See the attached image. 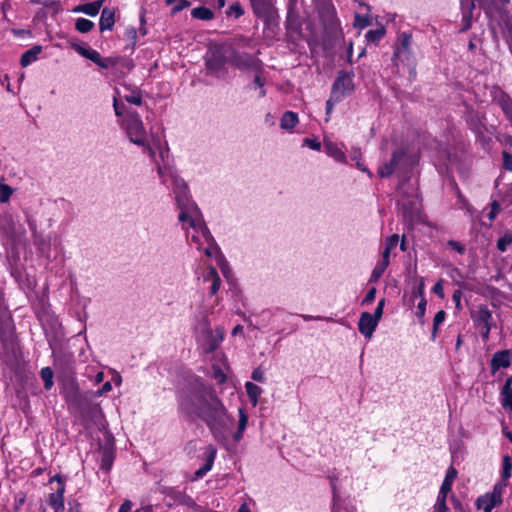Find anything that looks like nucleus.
<instances>
[{
    "label": "nucleus",
    "instance_id": "obj_1",
    "mask_svg": "<svg viewBox=\"0 0 512 512\" xmlns=\"http://www.w3.org/2000/svg\"><path fill=\"white\" fill-rule=\"evenodd\" d=\"M179 409L189 417L202 420L214 440L224 447H227L230 436L235 442L241 441L248 425V415L243 408H239L237 430L231 433L234 417L213 387L199 381L180 395Z\"/></svg>",
    "mask_w": 512,
    "mask_h": 512
},
{
    "label": "nucleus",
    "instance_id": "obj_2",
    "mask_svg": "<svg viewBox=\"0 0 512 512\" xmlns=\"http://www.w3.org/2000/svg\"><path fill=\"white\" fill-rule=\"evenodd\" d=\"M193 331L198 348L206 354L215 351L224 340V329L222 327L211 329L208 316L204 312L195 316Z\"/></svg>",
    "mask_w": 512,
    "mask_h": 512
},
{
    "label": "nucleus",
    "instance_id": "obj_3",
    "mask_svg": "<svg viewBox=\"0 0 512 512\" xmlns=\"http://www.w3.org/2000/svg\"><path fill=\"white\" fill-rule=\"evenodd\" d=\"M385 299L379 300L373 314L363 312L358 321L359 332L367 339H371L383 315Z\"/></svg>",
    "mask_w": 512,
    "mask_h": 512
},
{
    "label": "nucleus",
    "instance_id": "obj_4",
    "mask_svg": "<svg viewBox=\"0 0 512 512\" xmlns=\"http://www.w3.org/2000/svg\"><path fill=\"white\" fill-rule=\"evenodd\" d=\"M226 52L228 53V63L233 64L238 69L261 72L262 62L255 56L246 52L239 53L231 46L226 48Z\"/></svg>",
    "mask_w": 512,
    "mask_h": 512
},
{
    "label": "nucleus",
    "instance_id": "obj_5",
    "mask_svg": "<svg viewBox=\"0 0 512 512\" xmlns=\"http://www.w3.org/2000/svg\"><path fill=\"white\" fill-rule=\"evenodd\" d=\"M124 121L130 141L136 145L145 146L146 131L139 114L136 111H128Z\"/></svg>",
    "mask_w": 512,
    "mask_h": 512
},
{
    "label": "nucleus",
    "instance_id": "obj_6",
    "mask_svg": "<svg viewBox=\"0 0 512 512\" xmlns=\"http://www.w3.org/2000/svg\"><path fill=\"white\" fill-rule=\"evenodd\" d=\"M412 36L408 33H401L398 37L397 46L393 54V61L398 65L402 64L411 65L414 63V58L411 51Z\"/></svg>",
    "mask_w": 512,
    "mask_h": 512
},
{
    "label": "nucleus",
    "instance_id": "obj_7",
    "mask_svg": "<svg viewBox=\"0 0 512 512\" xmlns=\"http://www.w3.org/2000/svg\"><path fill=\"white\" fill-rule=\"evenodd\" d=\"M353 77L352 72L339 71L331 89L333 99L341 100L354 90Z\"/></svg>",
    "mask_w": 512,
    "mask_h": 512
},
{
    "label": "nucleus",
    "instance_id": "obj_8",
    "mask_svg": "<svg viewBox=\"0 0 512 512\" xmlns=\"http://www.w3.org/2000/svg\"><path fill=\"white\" fill-rule=\"evenodd\" d=\"M407 305L409 307H416L415 316L418 318L420 324H424V315L426 311L427 300L423 295V290H412L410 294H405Z\"/></svg>",
    "mask_w": 512,
    "mask_h": 512
},
{
    "label": "nucleus",
    "instance_id": "obj_9",
    "mask_svg": "<svg viewBox=\"0 0 512 512\" xmlns=\"http://www.w3.org/2000/svg\"><path fill=\"white\" fill-rule=\"evenodd\" d=\"M162 493L171 500L170 503H168L169 506H172L174 504L183 505L188 508H196L197 504L193 500L192 497L187 495L184 491H180L173 487H164L162 490Z\"/></svg>",
    "mask_w": 512,
    "mask_h": 512
},
{
    "label": "nucleus",
    "instance_id": "obj_10",
    "mask_svg": "<svg viewBox=\"0 0 512 512\" xmlns=\"http://www.w3.org/2000/svg\"><path fill=\"white\" fill-rule=\"evenodd\" d=\"M217 455V450L213 445H207L204 448L203 456L205 459V463L199 469H197L192 478L193 481L199 480L203 478L213 467L214 461Z\"/></svg>",
    "mask_w": 512,
    "mask_h": 512
},
{
    "label": "nucleus",
    "instance_id": "obj_11",
    "mask_svg": "<svg viewBox=\"0 0 512 512\" xmlns=\"http://www.w3.org/2000/svg\"><path fill=\"white\" fill-rule=\"evenodd\" d=\"M492 100L499 105L512 126V99L510 96L500 88H495L492 92Z\"/></svg>",
    "mask_w": 512,
    "mask_h": 512
},
{
    "label": "nucleus",
    "instance_id": "obj_12",
    "mask_svg": "<svg viewBox=\"0 0 512 512\" xmlns=\"http://www.w3.org/2000/svg\"><path fill=\"white\" fill-rule=\"evenodd\" d=\"M512 362V351L509 349L500 350L493 354L490 367L491 373L495 374L501 368H508Z\"/></svg>",
    "mask_w": 512,
    "mask_h": 512
},
{
    "label": "nucleus",
    "instance_id": "obj_13",
    "mask_svg": "<svg viewBox=\"0 0 512 512\" xmlns=\"http://www.w3.org/2000/svg\"><path fill=\"white\" fill-rule=\"evenodd\" d=\"M406 153L402 149L395 150L392 153L391 159L389 162L378 168V174L382 178H386L391 176L396 170L399 163L404 159Z\"/></svg>",
    "mask_w": 512,
    "mask_h": 512
},
{
    "label": "nucleus",
    "instance_id": "obj_14",
    "mask_svg": "<svg viewBox=\"0 0 512 512\" xmlns=\"http://www.w3.org/2000/svg\"><path fill=\"white\" fill-rule=\"evenodd\" d=\"M475 8V0H461L462 27L460 32H465L472 25V14Z\"/></svg>",
    "mask_w": 512,
    "mask_h": 512
},
{
    "label": "nucleus",
    "instance_id": "obj_15",
    "mask_svg": "<svg viewBox=\"0 0 512 512\" xmlns=\"http://www.w3.org/2000/svg\"><path fill=\"white\" fill-rule=\"evenodd\" d=\"M228 62V53L226 52V48L223 52L220 50H216L212 53V55L207 58L206 60V66L208 69L213 71H219L221 70L225 63Z\"/></svg>",
    "mask_w": 512,
    "mask_h": 512
},
{
    "label": "nucleus",
    "instance_id": "obj_16",
    "mask_svg": "<svg viewBox=\"0 0 512 512\" xmlns=\"http://www.w3.org/2000/svg\"><path fill=\"white\" fill-rule=\"evenodd\" d=\"M173 191L175 193V199L180 209H184L189 204L188 199V187L187 185L178 179L174 181Z\"/></svg>",
    "mask_w": 512,
    "mask_h": 512
},
{
    "label": "nucleus",
    "instance_id": "obj_17",
    "mask_svg": "<svg viewBox=\"0 0 512 512\" xmlns=\"http://www.w3.org/2000/svg\"><path fill=\"white\" fill-rule=\"evenodd\" d=\"M398 204L401 206L403 211V215L405 218H411L414 213L418 211V197H405L401 196L398 201Z\"/></svg>",
    "mask_w": 512,
    "mask_h": 512
},
{
    "label": "nucleus",
    "instance_id": "obj_18",
    "mask_svg": "<svg viewBox=\"0 0 512 512\" xmlns=\"http://www.w3.org/2000/svg\"><path fill=\"white\" fill-rule=\"evenodd\" d=\"M253 12L256 16L269 19L272 14V4L270 0H250Z\"/></svg>",
    "mask_w": 512,
    "mask_h": 512
},
{
    "label": "nucleus",
    "instance_id": "obj_19",
    "mask_svg": "<svg viewBox=\"0 0 512 512\" xmlns=\"http://www.w3.org/2000/svg\"><path fill=\"white\" fill-rule=\"evenodd\" d=\"M64 493L65 486H59L54 493L49 495L48 503L54 512L64 511Z\"/></svg>",
    "mask_w": 512,
    "mask_h": 512
},
{
    "label": "nucleus",
    "instance_id": "obj_20",
    "mask_svg": "<svg viewBox=\"0 0 512 512\" xmlns=\"http://www.w3.org/2000/svg\"><path fill=\"white\" fill-rule=\"evenodd\" d=\"M500 403L505 410H512V376L506 379L500 391Z\"/></svg>",
    "mask_w": 512,
    "mask_h": 512
},
{
    "label": "nucleus",
    "instance_id": "obj_21",
    "mask_svg": "<svg viewBox=\"0 0 512 512\" xmlns=\"http://www.w3.org/2000/svg\"><path fill=\"white\" fill-rule=\"evenodd\" d=\"M457 476V470L450 466L446 472L445 478L440 486L438 495L447 496L452 489L453 481Z\"/></svg>",
    "mask_w": 512,
    "mask_h": 512
},
{
    "label": "nucleus",
    "instance_id": "obj_22",
    "mask_svg": "<svg viewBox=\"0 0 512 512\" xmlns=\"http://www.w3.org/2000/svg\"><path fill=\"white\" fill-rule=\"evenodd\" d=\"M64 397L69 405L79 406L82 395L75 383H70L64 391Z\"/></svg>",
    "mask_w": 512,
    "mask_h": 512
},
{
    "label": "nucleus",
    "instance_id": "obj_23",
    "mask_svg": "<svg viewBox=\"0 0 512 512\" xmlns=\"http://www.w3.org/2000/svg\"><path fill=\"white\" fill-rule=\"evenodd\" d=\"M114 23V12L111 9L105 7L101 12V17L99 21L100 31L112 30Z\"/></svg>",
    "mask_w": 512,
    "mask_h": 512
},
{
    "label": "nucleus",
    "instance_id": "obj_24",
    "mask_svg": "<svg viewBox=\"0 0 512 512\" xmlns=\"http://www.w3.org/2000/svg\"><path fill=\"white\" fill-rule=\"evenodd\" d=\"M42 52L41 45H35L32 48L26 50L20 59V64L26 67L38 59L39 54Z\"/></svg>",
    "mask_w": 512,
    "mask_h": 512
},
{
    "label": "nucleus",
    "instance_id": "obj_25",
    "mask_svg": "<svg viewBox=\"0 0 512 512\" xmlns=\"http://www.w3.org/2000/svg\"><path fill=\"white\" fill-rule=\"evenodd\" d=\"M498 505H500V503H498L488 493L478 497L476 501L477 508L483 510L484 512H491L493 508Z\"/></svg>",
    "mask_w": 512,
    "mask_h": 512
},
{
    "label": "nucleus",
    "instance_id": "obj_26",
    "mask_svg": "<svg viewBox=\"0 0 512 512\" xmlns=\"http://www.w3.org/2000/svg\"><path fill=\"white\" fill-rule=\"evenodd\" d=\"M324 148L326 153L338 162H345L346 156L344 152L332 141H325Z\"/></svg>",
    "mask_w": 512,
    "mask_h": 512
},
{
    "label": "nucleus",
    "instance_id": "obj_27",
    "mask_svg": "<svg viewBox=\"0 0 512 512\" xmlns=\"http://www.w3.org/2000/svg\"><path fill=\"white\" fill-rule=\"evenodd\" d=\"M475 322L478 327L492 326V314L487 307L480 306L475 316Z\"/></svg>",
    "mask_w": 512,
    "mask_h": 512
},
{
    "label": "nucleus",
    "instance_id": "obj_28",
    "mask_svg": "<svg viewBox=\"0 0 512 512\" xmlns=\"http://www.w3.org/2000/svg\"><path fill=\"white\" fill-rule=\"evenodd\" d=\"M331 512H356V508L350 505L341 496L332 499Z\"/></svg>",
    "mask_w": 512,
    "mask_h": 512
},
{
    "label": "nucleus",
    "instance_id": "obj_29",
    "mask_svg": "<svg viewBox=\"0 0 512 512\" xmlns=\"http://www.w3.org/2000/svg\"><path fill=\"white\" fill-rule=\"evenodd\" d=\"M114 462V451L110 447H105L101 451V464L102 470L110 471Z\"/></svg>",
    "mask_w": 512,
    "mask_h": 512
},
{
    "label": "nucleus",
    "instance_id": "obj_30",
    "mask_svg": "<svg viewBox=\"0 0 512 512\" xmlns=\"http://www.w3.org/2000/svg\"><path fill=\"white\" fill-rule=\"evenodd\" d=\"M298 123V115L292 111H286L282 118L280 126L282 129L290 130L293 129Z\"/></svg>",
    "mask_w": 512,
    "mask_h": 512
},
{
    "label": "nucleus",
    "instance_id": "obj_31",
    "mask_svg": "<svg viewBox=\"0 0 512 512\" xmlns=\"http://www.w3.org/2000/svg\"><path fill=\"white\" fill-rule=\"evenodd\" d=\"M204 281L210 282V287L212 289L219 288L221 284V279L215 268L210 267L206 270L204 274Z\"/></svg>",
    "mask_w": 512,
    "mask_h": 512
},
{
    "label": "nucleus",
    "instance_id": "obj_32",
    "mask_svg": "<svg viewBox=\"0 0 512 512\" xmlns=\"http://www.w3.org/2000/svg\"><path fill=\"white\" fill-rule=\"evenodd\" d=\"M285 24H286V29L289 32L300 33L301 24L298 20V17L293 13L292 10L289 11Z\"/></svg>",
    "mask_w": 512,
    "mask_h": 512
},
{
    "label": "nucleus",
    "instance_id": "obj_33",
    "mask_svg": "<svg viewBox=\"0 0 512 512\" xmlns=\"http://www.w3.org/2000/svg\"><path fill=\"white\" fill-rule=\"evenodd\" d=\"M191 15L195 19L211 20L214 18V13L204 6L196 7L191 10Z\"/></svg>",
    "mask_w": 512,
    "mask_h": 512
},
{
    "label": "nucleus",
    "instance_id": "obj_34",
    "mask_svg": "<svg viewBox=\"0 0 512 512\" xmlns=\"http://www.w3.org/2000/svg\"><path fill=\"white\" fill-rule=\"evenodd\" d=\"M245 389H246V392L250 398V400L253 402V404L255 405L258 401V397L261 395L262 393V388L259 387L258 385L252 383V382H247L245 384Z\"/></svg>",
    "mask_w": 512,
    "mask_h": 512
},
{
    "label": "nucleus",
    "instance_id": "obj_35",
    "mask_svg": "<svg viewBox=\"0 0 512 512\" xmlns=\"http://www.w3.org/2000/svg\"><path fill=\"white\" fill-rule=\"evenodd\" d=\"M511 472L512 460L508 455H506L503 457L501 481L508 483V480L511 477Z\"/></svg>",
    "mask_w": 512,
    "mask_h": 512
},
{
    "label": "nucleus",
    "instance_id": "obj_36",
    "mask_svg": "<svg viewBox=\"0 0 512 512\" xmlns=\"http://www.w3.org/2000/svg\"><path fill=\"white\" fill-rule=\"evenodd\" d=\"M40 376L44 382V388L50 390L54 384L53 371L50 367H44L40 371Z\"/></svg>",
    "mask_w": 512,
    "mask_h": 512
},
{
    "label": "nucleus",
    "instance_id": "obj_37",
    "mask_svg": "<svg viewBox=\"0 0 512 512\" xmlns=\"http://www.w3.org/2000/svg\"><path fill=\"white\" fill-rule=\"evenodd\" d=\"M124 99L131 104L140 106L142 105V93L138 88H134L130 94L124 95Z\"/></svg>",
    "mask_w": 512,
    "mask_h": 512
},
{
    "label": "nucleus",
    "instance_id": "obj_38",
    "mask_svg": "<svg viewBox=\"0 0 512 512\" xmlns=\"http://www.w3.org/2000/svg\"><path fill=\"white\" fill-rule=\"evenodd\" d=\"M508 485V483L506 482H503V481H499L498 483H496L492 489L491 492H489L488 494L494 498L498 503H502V493H503V490L504 488Z\"/></svg>",
    "mask_w": 512,
    "mask_h": 512
},
{
    "label": "nucleus",
    "instance_id": "obj_39",
    "mask_svg": "<svg viewBox=\"0 0 512 512\" xmlns=\"http://www.w3.org/2000/svg\"><path fill=\"white\" fill-rule=\"evenodd\" d=\"M74 12H82L84 14H87L89 16H96L99 12L96 9V5H94L92 2L85 3L82 5H78L74 8Z\"/></svg>",
    "mask_w": 512,
    "mask_h": 512
},
{
    "label": "nucleus",
    "instance_id": "obj_40",
    "mask_svg": "<svg viewBox=\"0 0 512 512\" xmlns=\"http://www.w3.org/2000/svg\"><path fill=\"white\" fill-rule=\"evenodd\" d=\"M94 27V23L86 18H78L75 23V28L80 33H87Z\"/></svg>",
    "mask_w": 512,
    "mask_h": 512
},
{
    "label": "nucleus",
    "instance_id": "obj_41",
    "mask_svg": "<svg viewBox=\"0 0 512 512\" xmlns=\"http://www.w3.org/2000/svg\"><path fill=\"white\" fill-rule=\"evenodd\" d=\"M385 29L383 27L375 29V30H369L366 33V39L368 42H372L377 44L384 36Z\"/></svg>",
    "mask_w": 512,
    "mask_h": 512
},
{
    "label": "nucleus",
    "instance_id": "obj_42",
    "mask_svg": "<svg viewBox=\"0 0 512 512\" xmlns=\"http://www.w3.org/2000/svg\"><path fill=\"white\" fill-rule=\"evenodd\" d=\"M445 316H446V314L443 310H440L435 314L434 319H433V330H432V335H431L432 340H435V338L437 336L438 328L444 322Z\"/></svg>",
    "mask_w": 512,
    "mask_h": 512
},
{
    "label": "nucleus",
    "instance_id": "obj_43",
    "mask_svg": "<svg viewBox=\"0 0 512 512\" xmlns=\"http://www.w3.org/2000/svg\"><path fill=\"white\" fill-rule=\"evenodd\" d=\"M512 244V232H506L502 237H500L497 241V248L504 252L507 247Z\"/></svg>",
    "mask_w": 512,
    "mask_h": 512
},
{
    "label": "nucleus",
    "instance_id": "obj_44",
    "mask_svg": "<svg viewBox=\"0 0 512 512\" xmlns=\"http://www.w3.org/2000/svg\"><path fill=\"white\" fill-rule=\"evenodd\" d=\"M387 267H388V265L386 264V262H379L373 269L372 275H371V278L369 281L374 282V281L378 280L382 276V274L384 273V271L386 270Z\"/></svg>",
    "mask_w": 512,
    "mask_h": 512
},
{
    "label": "nucleus",
    "instance_id": "obj_45",
    "mask_svg": "<svg viewBox=\"0 0 512 512\" xmlns=\"http://www.w3.org/2000/svg\"><path fill=\"white\" fill-rule=\"evenodd\" d=\"M244 14V10L239 2H234L226 11V15L228 17L234 16L235 18H239Z\"/></svg>",
    "mask_w": 512,
    "mask_h": 512
},
{
    "label": "nucleus",
    "instance_id": "obj_46",
    "mask_svg": "<svg viewBox=\"0 0 512 512\" xmlns=\"http://www.w3.org/2000/svg\"><path fill=\"white\" fill-rule=\"evenodd\" d=\"M12 193H13V190L10 186H8L6 184H1L0 185V202L1 203L7 202L10 199Z\"/></svg>",
    "mask_w": 512,
    "mask_h": 512
},
{
    "label": "nucleus",
    "instance_id": "obj_47",
    "mask_svg": "<svg viewBox=\"0 0 512 512\" xmlns=\"http://www.w3.org/2000/svg\"><path fill=\"white\" fill-rule=\"evenodd\" d=\"M119 58L118 57H108V58H101L100 62H97L96 65L103 69H108L109 67L115 66L118 64Z\"/></svg>",
    "mask_w": 512,
    "mask_h": 512
},
{
    "label": "nucleus",
    "instance_id": "obj_48",
    "mask_svg": "<svg viewBox=\"0 0 512 512\" xmlns=\"http://www.w3.org/2000/svg\"><path fill=\"white\" fill-rule=\"evenodd\" d=\"M329 480H330V486L332 489V499H335L336 496H341L340 490H339V485H338V482H339L338 476L336 474H331L329 476Z\"/></svg>",
    "mask_w": 512,
    "mask_h": 512
},
{
    "label": "nucleus",
    "instance_id": "obj_49",
    "mask_svg": "<svg viewBox=\"0 0 512 512\" xmlns=\"http://www.w3.org/2000/svg\"><path fill=\"white\" fill-rule=\"evenodd\" d=\"M447 496L438 495L436 504H435V512H448V506L446 504Z\"/></svg>",
    "mask_w": 512,
    "mask_h": 512
},
{
    "label": "nucleus",
    "instance_id": "obj_50",
    "mask_svg": "<svg viewBox=\"0 0 512 512\" xmlns=\"http://www.w3.org/2000/svg\"><path fill=\"white\" fill-rule=\"evenodd\" d=\"M354 25L360 28L367 27L370 25V19L367 15L355 14Z\"/></svg>",
    "mask_w": 512,
    "mask_h": 512
},
{
    "label": "nucleus",
    "instance_id": "obj_51",
    "mask_svg": "<svg viewBox=\"0 0 512 512\" xmlns=\"http://www.w3.org/2000/svg\"><path fill=\"white\" fill-rule=\"evenodd\" d=\"M213 378L219 384H223L226 381V375L219 366L213 365Z\"/></svg>",
    "mask_w": 512,
    "mask_h": 512
},
{
    "label": "nucleus",
    "instance_id": "obj_52",
    "mask_svg": "<svg viewBox=\"0 0 512 512\" xmlns=\"http://www.w3.org/2000/svg\"><path fill=\"white\" fill-rule=\"evenodd\" d=\"M125 36L131 42L132 46H134L136 44L137 31H136L135 27L131 26V27L126 28Z\"/></svg>",
    "mask_w": 512,
    "mask_h": 512
},
{
    "label": "nucleus",
    "instance_id": "obj_53",
    "mask_svg": "<svg viewBox=\"0 0 512 512\" xmlns=\"http://www.w3.org/2000/svg\"><path fill=\"white\" fill-rule=\"evenodd\" d=\"M191 5V2L188 0H179L177 4L172 8L171 13L177 14L178 12L188 8Z\"/></svg>",
    "mask_w": 512,
    "mask_h": 512
},
{
    "label": "nucleus",
    "instance_id": "obj_54",
    "mask_svg": "<svg viewBox=\"0 0 512 512\" xmlns=\"http://www.w3.org/2000/svg\"><path fill=\"white\" fill-rule=\"evenodd\" d=\"M502 157H503V167L508 171H512V155L510 153H508L507 151H503Z\"/></svg>",
    "mask_w": 512,
    "mask_h": 512
},
{
    "label": "nucleus",
    "instance_id": "obj_55",
    "mask_svg": "<svg viewBox=\"0 0 512 512\" xmlns=\"http://www.w3.org/2000/svg\"><path fill=\"white\" fill-rule=\"evenodd\" d=\"M251 377L254 381H257L260 383H263L265 381L264 371L259 367L252 371Z\"/></svg>",
    "mask_w": 512,
    "mask_h": 512
},
{
    "label": "nucleus",
    "instance_id": "obj_56",
    "mask_svg": "<svg viewBox=\"0 0 512 512\" xmlns=\"http://www.w3.org/2000/svg\"><path fill=\"white\" fill-rule=\"evenodd\" d=\"M500 210V204L497 201H493L491 203V211L488 213V219L493 221Z\"/></svg>",
    "mask_w": 512,
    "mask_h": 512
},
{
    "label": "nucleus",
    "instance_id": "obj_57",
    "mask_svg": "<svg viewBox=\"0 0 512 512\" xmlns=\"http://www.w3.org/2000/svg\"><path fill=\"white\" fill-rule=\"evenodd\" d=\"M303 144L313 150H319L321 147L320 142L317 139L305 138Z\"/></svg>",
    "mask_w": 512,
    "mask_h": 512
},
{
    "label": "nucleus",
    "instance_id": "obj_58",
    "mask_svg": "<svg viewBox=\"0 0 512 512\" xmlns=\"http://www.w3.org/2000/svg\"><path fill=\"white\" fill-rule=\"evenodd\" d=\"M398 243H399V235L393 234L386 239L385 246L389 247L390 249H393L398 245Z\"/></svg>",
    "mask_w": 512,
    "mask_h": 512
},
{
    "label": "nucleus",
    "instance_id": "obj_59",
    "mask_svg": "<svg viewBox=\"0 0 512 512\" xmlns=\"http://www.w3.org/2000/svg\"><path fill=\"white\" fill-rule=\"evenodd\" d=\"M187 209H188V206L185 207L184 209H181V212H180V214L178 216V219L181 222H185V221L189 220L190 221V225L191 226H195L194 220L188 215V213L186 211Z\"/></svg>",
    "mask_w": 512,
    "mask_h": 512
},
{
    "label": "nucleus",
    "instance_id": "obj_60",
    "mask_svg": "<svg viewBox=\"0 0 512 512\" xmlns=\"http://www.w3.org/2000/svg\"><path fill=\"white\" fill-rule=\"evenodd\" d=\"M86 58L94 62L95 64L97 62H100V59L102 58L101 55L94 49H89Z\"/></svg>",
    "mask_w": 512,
    "mask_h": 512
},
{
    "label": "nucleus",
    "instance_id": "obj_61",
    "mask_svg": "<svg viewBox=\"0 0 512 512\" xmlns=\"http://www.w3.org/2000/svg\"><path fill=\"white\" fill-rule=\"evenodd\" d=\"M255 87H258L261 89L260 91V97H264L265 96V90L263 89V86H264V80L260 77L259 74H257L254 78V81H253Z\"/></svg>",
    "mask_w": 512,
    "mask_h": 512
},
{
    "label": "nucleus",
    "instance_id": "obj_62",
    "mask_svg": "<svg viewBox=\"0 0 512 512\" xmlns=\"http://www.w3.org/2000/svg\"><path fill=\"white\" fill-rule=\"evenodd\" d=\"M376 290H369L365 298L362 300V305H369L375 300Z\"/></svg>",
    "mask_w": 512,
    "mask_h": 512
},
{
    "label": "nucleus",
    "instance_id": "obj_63",
    "mask_svg": "<svg viewBox=\"0 0 512 512\" xmlns=\"http://www.w3.org/2000/svg\"><path fill=\"white\" fill-rule=\"evenodd\" d=\"M113 108H114V111H115V114L117 116H122L124 114V105H120L118 100H117V97L115 96L114 99H113Z\"/></svg>",
    "mask_w": 512,
    "mask_h": 512
},
{
    "label": "nucleus",
    "instance_id": "obj_64",
    "mask_svg": "<svg viewBox=\"0 0 512 512\" xmlns=\"http://www.w3.org/2000/svg\"><path fill=\"white\" fill-rule=\"evenodd\" d=\"M112 390V385H111V382L107 381L105 382L101 389H99L97 392H96V395L97 396H102L103 394H106L108 392H110Z\"/></svg>",
    "mask_w": 512,
    "mask_h": 512
}]
</instances>
